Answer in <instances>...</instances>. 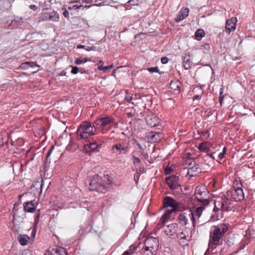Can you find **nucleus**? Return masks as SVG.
<instances>
[{
	"label": "nucleus",
	"instance_id": "obj_18",
	"mask_svg": "<svg viewBox=\"0 0 255 255\" xmlns=\"http://www.w3.org/2000/svg\"><path fill=\"white\" fill-rule=\"evenodd\" d=\"M84 148L86 150L91 151L92 152H97L99 151L101 148V145L97 143L96 141L90 142L89 143L85 144Z\"/></svg>",
	"mask_w": 255,
	"mask_h": 255
},
{
	"label": "nucleus",
	"instance_id": "obj_60",
	"mask_svg": "<svg viewBox=\"0 0 255 255\" xmlns=\"http://www.w3.org/2000/svg\"><path fill=\"white\" fill-rule=\"evenodd\" d=\"M152 155H153V157L155 158V156L154 155H153V153H152L151 156H150V160H148V162L150 163H153L154 162V159H152L151 158H152Z\"/></svg>",
	"mask_w": 255,
	"mask_h": 255
},
{
	"label": "nucleus",
	"instance_id": "obj_3",
	"mask_svg": "<svg viewBox=\"0 0 255 255\" xmlns=\"http://www.w3.org/2000/svg\"><path fill=\"white\" fill-rule=\"evenodd\" d=\"M76 132L78 140L88 138L96 134V128L92 123L85 121L79 126Z\"/></svg>",
	"mask_w": 255,
	"mask_h": 255
},
{
	"label": "nucleus",
	"instance_id": "obj_47",
	"mask_svg": "<svg viewBox=\"0 0 255 255\" xmlns=\"http://www.w3.org/2000/svg\"><path fill=\"white\" fill-rule=\"evenodd\" d=\"M96 47L95 46H92V47L86 46V47L85 48V49L88 51H92V50L95 51V50H96Z\"/></svg>",
	"mask_w": 255,
	"mask_h": 255
},
{
	"label": "nucleus",
	"instance_id": "obj_61",
	"mask_svg": "<svg viewBox=\"0 0 255 255\" xmlns=\"http://www.w3.org/2000/svg\"><path fill=\"white\" fill-rule=\"evenodd\" d=\"M98 69L100 71H103L104 72V67L102 66V65L98 66Z\"/></svg>",
	"mask_w": 255,
	"mask_h": 255
},
{
	"label": "nucleus",
	"instance_id": "obj_52",
	"mask_svg": "<svg viewBox=\"0 0 255 255\" xmlns=\"http://www.w3.org/2000/svg\"><path fill=\"white\" fill-rule=\"evenodd\" d=\"M14 21H16L18 23L23 22V18L22 17H18L15 18Z\"/></svg>",
	"mask_w": 255,
	"mask_h": 255
},
{
	"label": "nucleus",
	"instance_id": "obj_28",
	"mask_svg": "<svg viewBox=\"0 0 255 255\" xmlns=\"http://www.w3.org/2000/svg\"><path fill=\"white\" fill-rule=\"evenodd\" d=\"M210 147V143L207 141H204L199 144L198 148L201 152H208Z\"/></svg>",
	"mask_w": 255,
	"mask_h": 255
},
{
	"label": "nucleus",
	"instance_id": "obj_38",
	"mask_svg": "<svg viewBox=\"0 0 255 255\" xmlns=\"http://www.w3.org/2000/svg\"><path fill=\"white\" fill-rule=\"evenodd\" d=\"M214 205L215 207L214 208L213 211L215 212H217L218 211H222L221 206H219L218 205L216 204V200L214 201Z\"/></svg>",
	"mask_w": 255,
	"mask_h": 255
},
{
	"label": "nucleus",
	"instance_id": "obj_32",
	"mask_svg": "<svg viewBox=\"0 0 255 255\" xmlns=\"http://www.w3.org/2000/svg\"><path fill=\"white\" fill-rule=\"evenodd\" d=\"M205 36L204 31L202 29H198L195 33V37L197 40H200Z\"/></svg>",
	"mask_w": 255,
	"mask_h": 255
},
{
	"label": "nucleus",
	"instance_id": "obj_10",
	"mask_svg": "<svg viewBox=\"0 0 255 255\" xmlns=\"http://www.w3.org/2000/svg\"><path fill=\"white\" fill-rule=\"evenodd\" d=\"M114 119L111 116H106L97 119L95 124L103 129L106 127L110 126L114 123Z\"/></svg>",
	"mask_w": 255,
	"mask_h": 255
},
{
	"label": "nucleus",
	"instance_id": "obj_22",
	"mask_svg": "<svg viewBox=\"0 0 255 255\" xmlns=\"http://www.w3.org/2000/svg\"><path fill=\"white\" fill-rule=\"evenodd\" d=\"M192 63L190 59V54L189 53H185L183 57V66L186 70H188L191 68Z\"/></svg>",
	"mask_w": 255,
	"mask_h": 255
},
{
	"label": "nucleus",
	"instance_id": "obj_2",
	"mask_svg": "<svg viewBox=\"0 0 255 255\" xmlns=\"http://www.w3.org/2000/svg\"><path fill=\"white\" fill-rule=\"evenodd\" d=\"M228 227L229 224L225 223H220L211 227L209 243L210 248H214L215 246L219 244L220 239L227 231Z\"/></svg>",
	"mask_w": 255,
	"mask_h": 255
},
{
	"label": "nucleus",
	"instance_id": "obj_40",
	"mask_svg": "<svg viewBox=\"0 0 255 255\" xmlns=\"http://www.w3.org/2000/svg\"><path fill=\"white\" fill-rule=\"evenodd\" d=\"M132 159H133V163L134 164H137V163H140L141 162L140 159L138 157H137L134 155H132Z\"/></svg>",
	"mask_w": 255,
	"mask_h": 255
},
{
	"label": "nucleus",
	"instance_id": "obj_26",
	"mask_svg": "<svg viewBox=\"0 0 255 255\" xmlns=\"http://www.w3.org/2000/svg\"><path fill=\"white\" fill-rule=\"evenodd\" d=\"M30 239V237L26 235H19L17 238V240L21 246L27 245Z\"/></svg>",
	"mask_w": 255,
	"mask_h": 255
},
{
	"label": "nucleus",
	"instance_id": "obj_11",
	"mask_svg": "<svg viewBox=\"0 0 255 255\" xmlns=\"http://www.w3.org/2000/svg\"><path fill=\"white\" fill-rule=\"evenodd\" d=\"M112 150L113 153L120 154H126L128 151V147L124 143H117L112 147Z\"/></svg>",
	"mask_w": 255,
	"mask_h": 255
},
{
	"label": "nucleus",
	"instance_id": "obj_44",
	"mask_svg": "<svg viewBox=\"0 0 255 255\" xmlns=\"http://www.w3.org/2000/svg\"><path fill=\"white\" fill-rule=\"evenodd\" d=\"M54 149V145L50 147V148L49 149L48 152H47V153L46 154V158L47 160L48 159V157H49V156L51 154V153L53 151Z\"/></svg>",
	"mask_w": 255,
	"mask_h": 255
},
{
	"label": "nucleus",
	"instance_id": "obj_14",
	"mask_svg": "<svg viewBox=\"0 0 255 255\" xmlns=\"http://www.w3.org/2000/svg\"><path fill=\"white\" fill-rule=\"evenodd\" d=\"M163 227L164 232L168 236H173L178 231V225L175 223L170 224L166 227Z\"/></svg>",
	"mask_w": 255,
	"mask_h": 255
},
{
	"label": "nucleus",
	"instance_id": "obj_16",
	"mask_svg": "<svg viewBox=\"0 0 255 255\" xmlns=\"http://www.w3.org/2000/svg\"><path fill=\"white\" fill-rule=\"evenodd\" d=\"M205 207V206H204L203 205L200 204V206L197 208H196L194 210V211H190L191 213L189 215L191 216V218L194 226H195V217H197L199 218L200 217Z\"/></svg>",
	"mask_w": 255,
	"mask_h": 255
},
{
	"label": "nucleus",
	"instance_id": "obj_31",
	"mask_svg": "<svg viewBox=\"0 0 255 255\" xmlns=\"http://www.w3.org/2000/svg\"><path fill=\"white\" fill-rule=\"evenodd\" d=\"M178 220L179 224H180L183 226H185L187 224L188 219L184 215V214H180V215L178 217Z\"/></svg>",
	"mask_w": 255,
	"mask_h": 255
},
{
	"label": "nucleus",
	"instance_id": "obj_64",
	"mask_svg": "<svg viewBox=\"0 0 255 255\" xmlns=\"http://www.w3.org/2000/svg\"><path fill=\"white\" fill-rule=\"evenodd\" d=\"M82 61H83V63H86L87 61H91V60H90L89 59H88L87 58H85L83 59H82Z\"/></svg>",
	"mask_w": 255,
	"mask_h": 255
},
{
	"label": "nucleus",
	"instance_id": "obj_29",
	"mask_svg": "<svg viewBox=\"0 0 255 255\" xmlns=\"http://www.w3.org/2000/svg\"><path fill=\"white\" fill-rule=\"evenodd\" d=\"M180 84L178 81H172L170 83L169 88L172 89L173 91H177L179 92L180 90Z\"/></svg>",
	"mask_w": 255,
	"mask_h": 255
},
{
	"label": "nucleus",
	"instance_id": "obj_7",
	"mask_svg": "<svg viewBox=\"0 0 255 255\" xmlns=\"http://www.w3.org/2000/svg\"><path fill=\"white\" fill-rule=\"evenodd\" d=\"M216 203L219 206H221L222 211H229L233 209V203L232 201L226 197V196H223L221 198L216 199Z\"/></svg>",
	"mask_w": 255,
	"mask_h": 255
},
{
	"label": "nucleus",
	"instance_id": "obj_30",
	"mask_svg": "<svg viewBox=\"0 0 255 255\" xmlns=\"http://www.w3.org/2000/svg\"><path fill=\"white\" fill-rule=\"evenodd\" d=\"M199 169L198 167L196 166L190 167L188 169L187 174H189L190 176L196 175V174L200 172Z\"/></svg>",
	"mask_w": 255,
	"mask_h": 255
},
{
	"label": "nucleus",
	"instance_id": "obj_63",
	"mask_svg": "<svg viewBox=\"0 0 255 255\" xmlns=\"http://www.w3.org/2000/svg\"><path fill=\"white\" fill-rule=\"evenodd\" d=\"M104 5H105L104 2H102L99 4H94L93 5H94V6H103Z\"/></svg>",
	"mask_w": 255,
	"mask_h": 255
},
{
	"label": "nucleus",
	"instance_id": "obj_34",
	"mask_svg": "<svg viewBox=\"0 0 255 255\" xmlns=\"http://www.w3.org/2000/svg\"><path fill=\"white\" fill-rule=\"evenodd\" d=\"M147 70L150 73H153V72L159 73V70L158 69V67H157V66L154 67L148 68H147Z\"/></svg>",
	"mask_w": 255,
	"mask_h": 255
},
{
	"label": "nucleus",
	"instance_id": "obj_12",
	"mask_svg": "<svg viewBox=\"0 0 255 255\" xmlns=\"http://www.w3.org/2000/svg\"><path fill=\"white\" fill-rule=\"evenodd\" d=\"M40 18L42 20H51L53 21H57L59 19L58 14L54 11L52 13L49 12H42Z\"/></svg>",
	"mask_w": 255,
	"mask_h": 255
},
{
	"label": "nucleus",
	"instance_id": "obj_45",
	"mask_svg": "<svg viewBox=\"0 0 255 255\" xmlns=\"http://www.w3.org/2000/svg\"><path fill=\"white\" fill-rule=\"evenodd\" d=\"M169 61V59L167 57H163L161 58L160 59V61L161 62V63L163 64H166L168 63Z\"/></svg>",
	"mask_w": 255,
	"mask_h": 255
},
{
	"label": "nucleus",
	"instance_id": "obj_6",
	"mask_svg": "<svg viewBox=\"0 0 255 255\" xmlns=\"http://www.w3.org/2000/svg\"><path fill=\"white\" fill-rule=\"evenodd\" d=\"M195 196L198 202L204 206L208 205L211 202L209 193L205 186H197L195 189Z\"/></svg>",
	"mask_w": 255,
	"mask_h": 255
},
{
	"label": "nucleus",
	"instance_id": "obj_13",
	"mask_svg": "<svg viewBox=\"0 0 255 255\" xmlns=\"http://www.w3.org/2000/svg\"><path fill=\"white\" fill-rule=\"evenodd\" d=\"M237 21V20L236 17H232L227 20L225 26V31L227 33L229 34L232 31L235 30Z\"/></svg>",
	"mask_w": 255,
	"mask_h": 255
},
{
	"label": "nucleus",
	"instance_id": "obj_57",
	"mask_svg": "<svg viewBox=\"0 0 255 255\" xmlns=\"http://www.w3.org/2000/svg\"><path fill=\"white\" fill-rule=\"evenodd\" d=\"M193 101H195V100L199 101L201 99V96L198 95H196L193 97Z\"/></svg>",
	"mask_w": 255,
	"mask_h": 255
},
{
	"label": "nucleus",
	"instance_id": "obj_35",
	"mask_svg": "<svg viewBox=\"0 0 255 255\" xmlns=\"http://www.w3.org/2000/svg\"><path fill=\"white\" fill-rule=\"evenodd\" d=\"M72 70L71 73L73 74H76L79 72V68L77 66H71Z\"/></svg>",
	"mask_w": 255,
	"mask_h": 255
},
{
	"label": "nucleus",
	"instance_id": "obj_24",
	"mask_svg": "<svg viewBox=\"0 0 255 255\" xmlns=\"http://www.w3.org/2000/svg\"><path fill=\"white\" fill-rule=\"evenodd\" d=\"M35 67H39L40 66L37 65L35 62L33 61H27L22 63L19 66V69L26 70L29 67L34 68Z\"/></svg>",
	"mask_w": 255,
	"mask_h": 255
},
{
	"label": "nucleus",
	"instance_id": "obj_37",
	"mask_svg": "<svg viewBox=\"0 0 255 255\" xmlns=\"http://www.w3.org/2000/svg\"><path fill=\"white\" fill-rule=\"evenodd\" d=\"M162 253L163 255H171L170 249L168 247L165 248Z\"/></svg>",
	"mask_w": 255,
	"mask_h": 255
},
{
	"label": "nucleus",
	"instance_id": "obj_58",
	"mask_svg": "<svg viewBox=\"0 0 255 255\" xmlns=\"http://www.w3.org/2000/svg\"><path fill=\"white\" fill-rule=\"evenodd\" d=\"M22 255H32L29 251H25L23 252Z\"/></svg>",
	"mask_w": 255,
	"mask_h": 255
},
{
	"label": "nucleus",
	"instance_id": "obj_48",
	"mask_svg": "<svg viewBox=\"0 0 255 255\" xmlns=\"http://www.w3.org/2000/svg\"><path fill=\"white\" fill-rule=\"evenodd\" d=\"M140 175L139 174V173L137 172V171H136V174H134V179L136 184L137 183V182L138 181Z\"/></svg>",
	"mask_w": 255,
	"mask_h": 255
},
{
	"label": "nucleus",
	"instance_id": "obj_50",
	"mask_svg": "<svg viewBox=\"0 0 255 255\" xmlns=\"http://www.w3.org/2000/svg\"><path fill=\"white\" fill-rule=\"evenodd\" d=\"M79 72L82 73V74H88L89 73L88 72V71L87 70H86L84 68H79Z\"/></svg>",
	"mask_w": 255,
	"mask_h": 255
},
{
	"label": "nucleus",
	"instance_id": "obj_19",
	"mask_svg": "<svg viewBox=\"0 0 255 255\" xmlns=\"http://www.w3.org/2000/svg\"><path fill=\"white\" fill-rule=\"evenodd\" d=\"M23 210L25 212L33 213L36 211L34 201H26L23 203Z\"/></svg>",
	"mask_w": 255,
	"mask_h": 255
},
{
	"label": "nucleus",
	"instance_id": "obj_54",
	"mask_svg": "<svg viewBox=\"0 0 255 255\" xmlns=\"http://www.w3.org/2000/svg\"><path fill=\"white\" fill-rule=\"evenodd\" d=\"M63 15L66 18L69 17V12L66 10V8L64 9V11L63 12Z\"/></svg>",
	"mask_w": 255,
	"mask_h": 255
},
{
	"label": "nucleus",
	"instance_id": "obj_59",
	"mask_svg": "<svg viewBox=\"0 0 255 255\" xmlns=\"http://www.w3.org/2000/svg\"><path fill=\"white\" fill-rule=\"evenodd\" d=\"M84 2V0H73L71 3Z\"/></svg>",
	"mask_w": 255,
	"mask_h": 255
},
{
	"label": "nucleus",
	"instance_id": "obj_9",
	"mask_svg": "<svg viewBox=\"0 0 255 255\" xmlns=\"http://www.w3.org/2000/svg\"><path fill=\"white\" fill-rule=\"evenodd\" d=\"M179 204L175 199L170 196H165L163 199V207L162 208H167L171 207L170 210L172 211H177Z\"/></svg>",
	"mask_w": 255,
	"mask_h": 255
},
{
	"label": "nucleus",
	"instance_id": "obj_53",
	"mask_svg": "<svg viewBox=\"0 0 255 255\" xmlns=\"http://www.w3.org/2000/svg\"><path fill=\"white\" fill-rule=\"evenodd\" d=\"M29 8L33 10L36 11L37 10L38 7L36 5L31 4L29 5Z\"/></svg>",
	"mask_w": 255,
	"mask_h": 255
},
{
	"label": "nucleus",
	"instance_id": "obj_4",
	"mask_svg": "<svg viewBox=\"0 0 255 255\" xmlns=\"http://www.w3.org/2000/svg\"><path fill=\"white\" fill-rule=\"evenodd\" d=\"M166 184L174 195L179 196L182 192L179 178L176 175L169 176L165 178Z\"/></svg>",
	"mask_w": 255,
	"mask_h": 255
},
{
	"label": "nucleus",
	"instance_id": "obj_41",
	"mask_svg": "<svg viewBox=\"0 0 255 255\" xmlns=\"http://www.w3.org/2000/svg\"><path fill=\"white\" fill-rule=\"evenodd\" d=\"M40 217V216L38 215V214H36L35 215V217H34V225H35V226H37L38 225V222H39V221Z\"/></svg>",
	"mask_w": 255,
	"mask_h": 255
},
{
	"label": "nucleus",
	"instance_id": "obj_25",
	"mask_svg": "<svg viewBox=\"0 0 255 255\" xmlns=\"http://www.w3.org/2000/svg\"><path fill=\"white\" fill-rule=\"evenodd\" d=\"M52 252L54 253L53 255H68L66 249L62 247H58L52 249ZM51 255H53L51 254Z\"/></svg>",
	"mask_w": 255,
	"mask_h": 255
},
{
	"label": "nucleus",
	"instance_id": "obj_5",
	"mask_svg": "<svg viewBox=\"0 0 255 255\" xmlns=\"http://www.w3.org/2000/svg\"><path fill=\"white\" fill-rule=\"evenodd\" d=\"M144 245L143 253L146 255H155L158 250L159 240L153 237H148Z\"/></svg>",
	"mask_w": 255,
	"mask_h": 255
},
{
	"label": "nucleus",
	"instance_id": "obj_8",
	"mask_svg": "<svg viewBox=\"0 0 255 255\" xmlns=\"http://www.w3.org/2000/svg\"><path fill=\"white\" fill-rule=\"evenodd\" d=\"M237 187H234V189L231 191H228V194L232 196V198L235 201H242L245 198L244 193L242 189L243 185L241 183L237 184Z\"/></svg>",
	"mask_w": 255,
	"mask_h": 255
},
{
	"label": "nucleus",
	"instance_id": "obj_46",
	"mask_svg": "<svg viewBox=\"0 0 255 255\" xmlns=\"http://www.w3.org/2000/svg\"><path fill=\"white\" fill-rule=\"evenodd\" d=\"M134 143L138 146L139 149L141 151V152L144 150V149L142 148V146L140 145V144L138 142L137 140H135Z\"/></svg>",
	"mask_w": 255,
	"mask_h": 255
},
{
	"label": "nucleus",
	"instance_id": "obj_51",
	"mask_svg": "<svg viewBox=\"0 0 255 255\" xmlns=\"http://www.w3.org/2000/svg\"><path fill=\"white\" fill-rule=\"evenodd\" d=\"M137 172L139 173V175H141L142 173H144L145 171L144 167H139V169H137Z\"/></svg>",
	"mask_w": 255,
	"mask_h": 255
},
{
	"label": "nucleus",
	"instance_id": "obj_15",
	"mask_svg": "<svg viewBox=\"0 0 255 255\" xmlns=\"http://www.w3.org/2000/svg\"><path fill=\"white\" fill-rule=\"evenodd\" d=\"M143 248L144 245L143 244L141 243L140 242H135L133 244L130 246L128 250L126 252H128V255H131L134 253L140 252L141 249L142 250Z\"/></svg>",
	"mask_w": 255,
	"mask_h": 255
},
{
	"label": "nucleus",
	"instance_id": "obj_42",
	"mask_svg": "<svg viewBox=\"0 0 255 255\" xmlns=\"http://www.w3.org/2000/svg\"><path fill=\"white\" fill-rule=\"evenodd\" d=\"M128 2L131 5H136L139 3V0H129Z\"/></svg>",
	"mask_w": 255,
	"mask_h": 255
},
{
	"label": "nucleus",
	"instance_id": "obj_21",
	"mask_svg": "<svg viewBox=\"0 0 255 255\" xmlns=\"http://www.w3.org/2000/svg\"><path fill=\"white\" fill-rule=\"evenodd\" d=\"M146 137L150 142H156L159 138V132L151 131L147 133Z\"/></svg>",
	"mask_w": 255,
	"mask_h": 255
},
{
	"label": "nucleus",
	"instance_id": "obj_36",
	"mask_svg": "<svg viewBox=\"0 0 255 255\" xmlns=\"http://www.w3.org/2000/svg\"><path fill=\"white\" fill-rule=\"evenodd\" d=\"M226 153V148L225 147H224L223 151L222 152L220 153L218 155V157L220 159H222L224 158L225 154Z\"/></svg>",
	"mask_w": 255,
	"mask_h": 255
},
{
	"label": "nucleus",
	"instance_id": "obj_43",
	"mask_svg": "<svg viewBox=\"0 0 255 255\" xmlns=\"http://www.w3.org/2000/svg\"><path fill=\"white\" fill-rule=\"evenodd\" d=\"M37 226H35L34 225L33 228L32 229V233H31V237L34 238L35 237L36 233L37 232Z\"/></svg>",
	"mask_w": 255,
	"mask_h": 255
},
{
	"label": "nucleus",
	"instance_id": "obj_33",
	"mask_svg": "<svg viewBox=\"0 0 255 255\" xmlns=\"http://www.w3.org/2000/svg\"><path fill=\"white\" fill-rule=\"evenodd\" d=\"M176 234L177 237L180 240L186 239V236L185 234V233L183 231H182V232L179 233L178 234H177L176 233Z\"/></svg>",
	"mask_w": 255,
	"mask_h": 255
},
{
	"label": "nucleus",
	"instance_id": "obj_39",
	"mask_svg": "<svg viewBox=\"0 0 255 255\" xmlns=\"http://www.w3.org/2000/svg\"><path fill=\"white\" fill-rule=\"evenodd\" d=\"M82 8L83 10H84V5H82V4H80V5H74L72 6V7H68V9H80V8Z\"/></svg>",
	"mask_w": 255,
	"mask_h": 255
},
{
	"label": "nucleus",
	"instance_id": "obj_23",
	"mask_svg": "<svg viewBox=\"0 0 255 255\" xmlns=\"http://www.w3.org/2000/svg\"><path fill=\"white\" fill-rule=\"evenodd\" d=\"M188 12L189 10L187 8L182 9L175 18V22H179L185 19L188 15Z\"/></svg>",
	"mask_w": 255,
	"mask_h": 255
},
{
	"label": "nucleus",
	"instance_id": "obj_17",
	"mask_svg": "<svg viewBox=\"0 0 255 255\" xmlns=\"http://www.w3.org/2000/svg\"><path fill=\"white\" fill-rule=\"evenodd\" d=\"M145 121L147 124L151 127L158 126L159 124L158 117L154 114L147 116Z\"/></svg>",
	"mask_w": 255,
	"mask_h": 255
},
{
	"label": "nucleus",
	"instance_id": "obj_56",
	"mask_svg": "<svg viewBox=\"0 0 255 255\" xmlns=\"http://www.w3.org/2000/svg\"><path fill=\"white\" fill-rule=\"evenodd\" d=\"M6 142V140L3 141V138L2 137V135H0V146H2L4 142Z\"/></svg>",
	"mask_w": 255,
	"mask_h": 255
},
{
	"label": "nucleus",
	"instance_id": "obj_49",
	"mask_svg": "<svg viewBox=\"0 0 255 255\" xmlns=\"http://www.w3.org/2000/svg\"><path fill=\"white\" fill-rule=\"evenodd\" d=\"M74 63L76 65H80V64H82L83 63L82 59H81L80 58H78V59H76L75 60V61L74 62Z\"/></svg>",
	"mask_w": 255,
	"mask_h": 255
},
{
	"label": "nucleus",
	"instance_id": "obj_62",
	"mask_svg": "<svg viewBox=\"0 0 255 255\" xmlns=\"http://www.w3.org/2000/svg\"><path fill=\"white\" fill-rule=\"evenodd\" d=\"M77 48L80 49V48H84L85 49L86 47V46L82 45V44H79L77 46Z\"/></svg>",
	"mask_w": 255,
	"mask_h": 255
},
{
	"label": "nucleus",
	"instance_id": "obj_27",
	"mask_svg": "<svg viewBox=\"0 0 255 255\" xmlns=\"http://www.w3.org/2000/svg\"><path fill=\"white\" fill-rule=\"evenodd\" d=\"M164 169V173L165 175H169L173 172V171L175 168L173 164H171L169 162L166 166L165 165V163L163 165Z\"/></svg>",
	"mask_w": 255,
	"mask_h": 255
},
{
	"label": "nucleus",
	"instance_id": "obj_20",
	"mask_svg": "<svg viewBox=\"0 0 255 255\" xmlns=\"http://www.w3.org/2000/svg\"><path fill=\"white\" fill-rule=\"evenodd\" d=\"M175 211H172L171 210H167L166 212L162 215V217L160 218V221L162 222L163 226H164V224L168 221L171 220L174 218L173 214Z\"/></svg>",
	"mask_w": 255,
	"mask_h": 255
},
{
	"label": "nucleus",
	"instance_id": "obj_55",
	"mask_svg": "<svg viewBox=\"0 0 255 255\" xmlns=\"http://www.w3.org/2000/svg\"><path fill=\"white\" fill-rule=\"evenodd\" d=\"M113 67H114V66L113 64L109 65V66H104V72H106L108 70L111 69L113 68Z\"/></svg>",
	"mask_w": 255,
	"mask_h": 255
},
{
	"label": "nucleus",
	"instance_id": "obj_1",
	"mask_svg": "<svg viewBox=\"0 0 255 255\" xmlns=\"http://www.w3.org/2000/svg\"><path fill=\"white\" fill-rule=\"evenodd\" d=\"M89 189L100 193L106 192L112 183V178L108 174H95L89 176L86 182Z\"/></svg>",
	"mask_w": 255,
	"mask_h": 255
}]
</instances>
